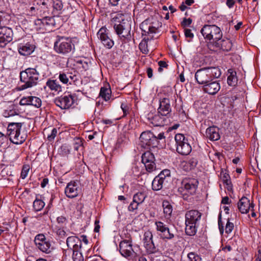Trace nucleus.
<instances>
[{
    "label": "nucleus",
    "mask_w": 261,
    "mask_h": 261,
    "mask_svg": "<svg viewBox=\"0 0 261 261\" xmlns=\"http://www.w3.org/2000/svg\"><path fill=\"white\" fill-rule=\"evenodd\" d=\"M30 170V167L28 165H24L21 172L20 177L22 179H24L28 175V172Z\"/></svg>",
    "instance_id": "54"
},
{
    "label": "nucleus",
    "mask_w": 261,
    "mask_h": 261,
    "mask_svg": "<svg viewBox=\"0 0 261 261\" xmlns=\"http://www.w3.org/2000/svg\"><path fill=\"white\" fill-rule=\"evenodd\" d=\"M185 232L186 234L190 236H194L197 232V227L199 226V224H194V223H192L185 221Z\"/></svg>",
    "instance_id": "26"
},
{
    "label": "nucleus",
    "mask_w": 261,
    "mask_h": 261,
    "mask_svg": "<svg viewBox=\"0 0 261 261\" xmlns=\"http://www.w3.org/2000/svg\"><path fill=\"white\" fill-rule=\"evenodd\" d=\"M139 204V203L134 202V200H133L128 207V211L130 212H134V211L137 210Z\"/></svg>",
    "instance_id": "60"
},
{
    "label": "nucleus",
    "mask_w": 261,
    "mask_h": 261,
    "mask_svg": "<svg viewBox=\"0 0 261 261\" xmlns=\"http://www.w3.org/2000/svg\"><path fill=\"white\" fill-rule=\"evenodd\" d=\"M31 96L23 97L19 101V105L21 106L30 105Z\"/></svg>",
    "instance_id": "55"
},
{
    "label": "nucleus",
    "mask_w": 261,
    "mask_h": 261,
    "mask_svg": "<svg viewBox=\"0 0 261 261\" xmlns=\"http://www.w3.org/2000/svg\"><path fill=\"white\" fill-rule=\"evenodd\" d=\"M38 66L36 65L34 68H28L20 73V80L24 84L20 86V90H24L32 87L37 85L39 79V72L37 69Z\"/></svg>",
    "instance_id": "3"
},
{
    "label": "nucleus",
    "mask_w": 261,
    "mask_h": 261,
    "mask_svg": "<svg viewBox=\"0 0 261 261\" xmlns=\"http://www.w3.org/2000/svg\"><path fill=\"white\" fill-rule=\"evenodd\" d=\"M42 19H37L35 21V25L36 26V29L40 33H44L46 31V29L45 28L44 26L42 23Z\"/></svg>",
    "instance_id": "48"
},
{
    "label": "nucleus",
    "mask_w": 261,
    "mask_h": 261,
    "mask_svg": "<svg viewBox=\"0 0 261 261\" xmlns=\"http://www.w3.org/2000/svg\"><path fill=\"white\" fill-rule=\"evenodd\" d=\"M42 101L41 99L36 96H31V102L30 105L34 106L36 108H39L41 106Z\"/></svg>",
    "instance_id": "46"
},
{
    "label": "nucleus",
    "mask_w": 261,
    "mask_h": 261,
    "mask_svg": "<svg viewBox=\"0 0 261 261\" xmlns=\"http://www.w3.org/2000/svg\"><path fill=\"white\" fill-rule=\"evenodd\" d=\"M218 226H219V229L220 230V232L221 234H223L224 232V227H223V223L221 220V215L219 214V217H218Z\"/></svg>",
    "instance_id": "61"
},
{
    "label": "nucleus",
    "mask_w": 261,
    "mask_h": 261,
    "mask_svg": "<svg viewBox=\"0 0 261 261\" xmlns=\"http://www.w3.org/2000/svg\"><path fill=\"white\" fill-rule=\"evenodd\" d=\"M46 85L52 91H55L58 92L61 91L62 87L57 83L56 80H48Z\"/></svg>",
    "instance_id": "33"
},
{
    "label": "nucleus",
    "mask_w": 261,
    "mask_h": 261,
    "mask_svg": "<svg viewBox=\"0 0 261 261\" xmlns=\"http://www.w3.org/2000/svg\"><path fill=\"white\" fill-rule=\"evenodd\" d=\"M234 228L233 223L229 221V219H227V221L225 226V232L227 234L230 233Z\"/></svg>",
    "instance_id": "53"
},
{
    "label": "nucleus",
    "mask_w": 261,
    "mask_h": 261,
    "mask_svg": "<svg viewBox=\"0 0 261 261\" xmlns=\"http://www.w3.org/2000/svg\"><path fill=\"white\" fill-rule=\"evenodd\" d=\"M147 194L145 192H140L135 194L133 197L134 202L141 204L147 197Z\"/></svg>",
    "instance_id": "35"
},
{
    "label": "nucleus",
    "mask_w": 261,
    "mask_h": 261,
    "mask_svg": "<svg viewBox=\"0 0 261 261\" xmlns=\"http://www.w3.org/2000/svg\"><path fill=\"white\" fill-rule=\"evenodd\" d=\"M207 46L210 50L213 51L221 49L223 51H229L232 48V43L228 38H222L219 41L208 43Z\"/></svg>",
    "instance_id": "9"
},
{
    "label": "nucleus",
    "mask_w": 261,
    "mask_h": 261,
    "mask_svg": "<svg viewBox=\"0 0 261 261\" xmlns=\"http://www.w3.org/2000/svg\"><path fill=\"white\" fill-rule=\"evenodd\" d=\"M53 231L56 233L57 239L64 242L63 240H64L65 236L64 227L54 226Z\"/></svg>",
    "instance_id": "32"
},
{
    "label": "nucleus",
    "mask_w": 261,
    "mask_h": 261,
    "mask_svg": "<svg viewBox=\"0 0 261 261\" xmlns=\"http://www.w3.org/2000/svg\"><path fill=\"white\" fill-rule=\"evenodd\" d=\"M176 142V151L183 155H188L192 150V147L190 145L188 139L183 134H177L174 137Z\"/></svg>",
    "instance_id": "6"
},
{
    "label": "nucleus",
    "mask_w": 261,
    "mask_h": 261,
    "mask_svg": "<svg viewBox=\"0 0 261 261\" xmlns=\"http://www.w3.org/2000/svg\"><path fill=\"white\" fill-rule=\"evenodd\" d=\"M185 35L187 38H189L188 41H190L194 37V34L192 33V31L189 29H185L184 30Z\"/></svg>",
    "instance_id": "59"
},
{
    "label": "nucleus",
    "mask_w": 261,
    "mask_h": 261,
    "mask_svg": "<svg viewBox=\"0 0 261 261\" xmlns=\"http://www.w3.org/2000/svg\"><path fill=\"white\" fill-rule=\"evenodd\" d=\"M155 158L150 151L145 152L142 155V162L144 164L146 170L151 172L155 169Z\"/></svg>",
    "instance_id": "14"
},
{
    "label": "nucleus",
    "mask_w": 261,
    "mask_h": 261,
    "mask_svg": "<svg viewBox=\"0 0 261 261\" xmlns=\"http://www.w3.org/2000/svg\"><path fill=\"white\" fill-rule=\"evenodd\" d=\"M229 75L227 77V83L229 86H235L238 83L237 72L232 69L228 70Z\"/></svg>",
    "instance_id": "28"
},
{
    "label": "nucleus",
    "mask_w": 261,
    "mask_h": 261,
    "mask_svg": "<svg viewBox=\"0 0 261 261\" xmlns=\"http://www.w3.org/2000/svg\"><path fill=\"white\" fill-rule=\"evenodd\" d=\"M217 79H213L210 82L202 86V91L210 95H215L220 89V84L219 81L216 80Z\"/></svg>",
    "instance_id": "15"
},
{
    "label": "nucleus",
    "mask_w": 261,
    "mask_h": 261,
    "mask_svg": "<svg viewBox=\"0 0 261 261\" xmlns=\"http://www.w3.org/2000/svg\"><path fill=\"white\" fill-rule=\"evenodd\" d=\"M140 145L142 147L150 149L158 146L155 136L150 131L143 132L140 137Z\"/></svg>",
    "instance_id": "7"
},
{
    "label": "nucleus",
    "mask_w": 261,
    "mask_h": 261,
    "mask_svg": "<svg viewBox=\"0 0 261 261\" xmlns=\"http://www.w3.org/2000/svg\"><path fill=\"white\" fill-rule=\"evenodd\" d=\"M152 239L153 235L151 231H147L145 232L144 234V238L143 240L144 246L145 245V244L152 242L153 241Z\"/></svg>",
    "instance_id": "47"
},
{
    "label": "nucleus",
    "mask_w": 261,
    "mask_h": 261,
    "mask_svg": "<svg viewBox=\"0 0 261 261\" xmlns=\"http://www.w3.org/2000/svg\"><path fill=\"white\" fill-rule=\"evenodd\" d=\"M42 19V23L46 29V31H50L52 26L55 24V20L50 17H45Z\"/></svg>",
    "instance_id": "34"
},
{
    "label": "nucleus",
    "mask_w": 261,
    "mask_h": 261,
    "mask_svg": "<svg viewBox=\"0 0 261 261\" xmlns=\"http://www.w3.org/2000/svg\"><path fill=\"white\" fill-rule=\"evenodd\" d=\"M79 42L76 37L66 38V53L73 51L75 49V45Z\"/></svg>",
    "instance_id": "29"
},
{
    "label": "nucleus",
    "mask_w": 261,
    "mask_h": 261,
    "mask_svg": "<svg viewBox=\"0 0 261 261\" xmlns=\"http://www.w3.org/2000/svg\"><path fill=\"white\" fill-rule=\"evenodd\" d=\"M205 39L209 43L219 41L222 37L221 29L215 25H204L200 31Z\"/></svg>",
    "instance_id": "4"
},
{
    "label": "nucleus",
    "mask_w": 261,
    "mask_h": 261,
    "mask_svg": "<svg viewBox=\"0 0 261 261\" xmlns=\"http://www.w3.org/2000/svg\"><path fill=\"white\" fill-rule=\"evenodd\" d=\"M121 108L123 113V117L126 116L129 113V107L126 104L122 103L121 105Z\"/></svg>",
    "instance_id": "58"
},
{
    "label": "nucleus",
    "mask_w": 261,
    "mask_h": 261,
    "mask_svg": "<svg viewBox=\"0 0 261 261\" xmlns=\"http://www.w3.org/2000/svg\"><path fill=\"white\" fill-rule=\"evenodd\" d=\"M199 182L194 178L185 177L181 181L180 189L185 191V194L194 195L195 194Z\"/></svg>",
    "instance_id": "8"
},
{
    "label": "nucleus",
    "mask_w": 261,
    "mask_h": 261,
    "mask_svg": "<svg viewBox=\"0 0 261 261\" xmlns=\"http://www.w3.org/2000/svg\"><path fill=\"white\" fill-rule=\"evenodd\" d=\"M159 113L162 116H165L169 118L171 112L170 104V100L167 98H164L160 100V107L158 109Z\"/></svg>",
    "instance_id": "18"
},
{
    "label": "nucleus",
    "mask_w": 261,
    "mask_h": 261,
    "mask_svg": "<svg viewBox=\"0 0 261 261\" xmlns=\"http://www.w3.org/2000/svg\"><path fill=\"white\" fill-rule=\"evenodd\" d=\"M55 103L57 106L62 110L65 109V96H61L55 99Z\"/></svg>",
    "instance_id": "43"
},
{
    "label": "nucleus",
    "mask_w": 261,
    "mask_h": 261,
    "mask_svg": "<svg viewBox=\"0 0 261 261\" xmlns=\"http://www.w3.org/2000/svg\"><path fill=\"white\" fill-rule=\"evenodd\" d=\"M161 25L158 23L157 25H154L153 23H151L150 24L149 27V35L148 37H150V36H153L151 34L156 33L158 32V29Z\"/></svg>",
    "instance_id": "51"
},
{
    "label": "nucleus",
    "mask_w": 261,
    "mask_h": 261,
    "mask_svg": "<svg viewBox=\"0 0 261 261\" xmlns=\"http://www.w3.org/2000/svg\"><path fill=\"white\" fill-rule=\"evenodd\" d=\"M53 7L57 10H61L63 8V4L60 0H55Z\"/></svg>",
    "instance_id": "57"
},
{
    "label": "nucleus",
    "mask_w": 261,
    "mask_h": 261,
    "mask_svg": "<svg viewBox=\"0 0 261 261\" xmlns=\"http://www.w3.org/2000/svg\"><path fill=\"white\" fill-rule=\"evenodd\" d=\"M97 36L107 48L110 49L113 46L114 42L109 36V30L106 27H102L99 30Z\"/></svg>",
    "instance_id": "13"
},
{
    "label": "nucleus",
    "mask_w": 261,
    "mask_h": 261,
    "mask_svg": "<svg viewBox=\"0 0 261 261\" xmlns=\"http://www.w3.org/2000/svg\"><path fill=\"white\" fill-rule=\"evenodd\" d=\"M7 141V136L0 132V148L3 146V145Z\"/></svg>",
    "instance_id": "63"
},
{
    "label": "nucleus",
    "mask_w": 261,
    "mask_h": 261,
    "mask_svg": "<svg viewBox=\"0 0 261 261\" xmlns=\"http://www.w3.org/2000/svg\"><path fill=\"white\" fill-rule=\"evenodd\" d=\"M57 133V130L56 128H53L51 130V134L47 136V139L48 141H51L53 140L56 137Z\"/></svg>",
    "instance_id": "62"
},
{
    "label": "nucleus",
    "mask_w": 261,
    "mask_h": 261,
    "mask_svg": "<svg viewBox=\"0 0 261 261\" xmlns=\"http://www.w3.org/2000/svg\"><path fill=\"white\" fill-rule=\"evenodd\" d=\"M254 204L246 197H243L238 203L239 211L242 214H246L250 210H253Z\"/></svg>",
    "instance_id": "19"
},
{
    "label": "nucleus",
    "mask_w": 261,
    "mask_h": 261,
    "mask_svg": "<svg viewBox=\"0 0 261 261\" xmlns=\"http://www.w3.org/2000/svg\"><path fill=\"white\" fill-rule=\"evenodd\" d=\"M54 48L57 52L64 54L65 51V43L57 41L55 43Z\"/></svg>",
    "instance_id": "45"
},
{
    "label": "nucleus",
    "mask_w": 261,
    "mask_h": 261,
    "mask_svg": "<svg viewBox=\"0 0 261 261\" xmlns=\"http://www.w3.org/2000/svg\"><path fill=\"white\" fill-rule=\"evenodd\" d=\"M158 176L162 178L166 182H167L168 178L170 177V171L168 169H165L163 170Z\"/></svg>",
    "instance_id": "50"
},
{
    "label": "nucleus",
    "mask_w": 261,
    "mask_h": 261,
    "mask_svg": "<svg viewBox=\"0 0 261 261\" xmlns=\"http://www.w3.org/2000/svg\"><path fill=\"white\" fill-rule=\"evenodd\" d=\"M206 137L212 141L218 140L220 138L219 128L216 126L207 128L205 132Z\"/></svg>",
    "instance_id": "23"
},
{
    "label": "nucleus",
    "mask_w": 261,
    "mask_h": 261,
    "mask_svg": "<svg viewBox=\"0 0 261 261\" xmlns=\"http://www.w3.org/2000/svg\"><path fill=\"white\" fill-rule=\"evenodd\" d=\"M13 31L11 29L4 27L0 32V44L6 45L12 40Z\"/></svg>",
    "instance_id": "20"
},
{
    "label": "nucleus",
    "mask_w": 261,
    "mask_h": 261,
    "mask_svg": "<svg viewBox=\"0 0 261 261\" xmlns=\"http://www.w3.org/2000/svg\"><path fill=\"white\" fill-rule=\"evenodd\" d=\"M198 160L197 159L192 158L187 161H184L181 163V167L186 171H190L194 169L197 166Z\"/></svg>",
    "instance_id": "24"
},
{
    "label": "nucleus",
    "mask_w": 261,
    "mask_h": 261,
    "mask_svg": "<svg viewBox=\"0 0 261 261\" xmlns=\"http://www.w3.org/2000/svg\"><path fill=\"white\" fill-rule=\"evenodd\" d=\"M146 118L148 122L154 126H163L170 122L168 117L161 115L159 112L156 114L148 113Z\"/></svg>",
    "instance_id": "11"
},
{
    "label": "nucleus",
    "mask_w": 261,
    "mask_h": 261,
    "mask_svg": "<svg viewBox=\"0 0 261 261\" xmlns=\"http://www.w3.org/2000/svg\"><path fill=\"white\" fill-rule=\"evenodd\" d=\"M187 256L188 261H202L200 255L194 252L189 253Z\"/></svg>",
    "instance_id": "49"
},
{
    "label": "nucleus",
    "mask_w": 261,
    "mask_h": 261,
    "mask_svg": "<svg viewBox=\"0 0 261 261\" xmlns=\"http://www.w3.org/2000/svg\"><path fill=\"white\" fill-rule=\"evenodd\" d=\"M68 254H71L73 261H84V258L82 253L79 252V250H73L68 252Z\"/></svg>",
    "instance_id": "42"
},
{
    "label": "nucleus",
    "mask_w": 261,
    "mask_h": 261,
    "mask_svg": "<svg viewBox=\"0 0 261 261\" xmlns=\"http://www.w3.org/2000/svg\"><path fill=\"white\" fill-rule=\"evenodd\" d=\"M78 183L77 181L73 180L66 186V196L69 198H74L77 196Z\"/></svg>",
    "instance_id": "21"
},
{
    "label": "nucleus",
    "mask_w": 261,
    "mask_h": 261,
    "mask_svg": "<svg viewBox=\"0 0 261 261\" xmlns=\"http://www.w3.org/2000/svg\"><path fill=\"white\" fill-rule=\"evenodd\" d=\"M155 225L161 239L163 240H171L174 238V234L164 223L161 221H156Z\"/></svg>",
    "instance_id": "12"
},
{
    "label": "nucleus",
    "mask_w": 261,
    "mask_h": 261,
    "mask_svg": "<svg viewBox=\"0 0 261 261\" xmlns=\"http://www.w3.org/2000/svg\"><path fill=\"white\" fill-rule=\"evenodd\" d=\"M113 28L122 42L126 43L130 41L132 38L131 24L128 21L123 20L119 22V23H115Z\"/></svg>",
    "instance_id": "5"
},
{
    "label": "nucleus",
    "mask_w": 261,
    "mask_h": 261,
    "mask_svg": "<svg viewBox=\"0 0 261 261\" xmlns=\"http://www.w3.org/2000/svg\"><path fill=\"white\" fill-rule=\"evenodd\" d=\"M16 114V112L13 110H6L4 113V116L6 117H9L10 116H14Z\"/></svg>",
    "instance_id": "64"
},
{
    "label": "nucleus",
    "mask_w": 261,
    "mask_h": 261,
    "mask_svg": "<svg viewBox=\"0 0 261 261\" xmlns=\"http://www.w3.org/2000/svg\"><path fill=\"white\" fill-rule=\"evenodd\" d=\"M119 251L125 257H129L133 255L134 251L132 248L131 239L123 240L120 243Z\"/></svg>",
    "instance_id": "16"
},
{
    "label": "nucleus",
    "mask_w": 261,
    "mask_h": 261,
    "mask_svg": "<svg viewBox=\"0 0 261 261\" xmlns=\"http://www.w3.org/2000/svg\"><path fill=\"white\" fill-rule=\"evenodd\" d=\"M77 98L74 95L71 94L66 96V109L70 108H74L76 104Z\"/></svg>",
    "instance_id": "38"
},
{
    "label": "nucleus",
    "mask_w": 261,
    "mask_h": 261,
    "mask_svg": "<svg viewBox=\"0 0 261 261\" xmlns=\"http://www.w3.org/2000/svg\"><path fill=\"white\" fill-rule=\"evenodd\" d=\"M165 182H166L160 176L158 175L156 176L152 182V190L154 191H159L161 190Z\"/></svg>",
    "instance_id": "30"
},
{
    "label": "nucleus",
    "mask_w": 261,
    "mask_h": 261,
    "mask_svg": "<svg viewBox=\"0 0 261 261\" xmlns=\"http://www.w3.org/2000/svg\"><path fill=\"white\" fill-rule=\"evenodd\" d=\"M153 36L149 37H144L142 41L139 44V48L140 50L142 51L143 53H145L146 51H147V42L149 40L152 39Z\"/></svg>",
    "instance_id": "40"
},
{
    "label": "nucleus",
    "mask_w": 261,
    "mask_h": 261,
    "mask_svg": "<svg viewBox=\"0 0 261 261\" xmlns=\"http://www.w3.org/2000/svg\"><path fill=\"white\" fill-rule=\"evenodd\" d=\"M111 93V90L109 86H108V87H102L100 88L99 96L105 101H108L110 99Z\"/></svg>",
    "instance_id": "31"
},
{
    "label": "nucleus",
    "mask_w": 261,
    "mask_h": 261,
    "mask_svg": "<svg viewBox=\"0 0 261 261\" xmlns=\"http://www.w3.org/2000/svg\"><path fill=\"white\" fill-rule=\"evenodd\" d=\"M233 242H235V243H236L235 238L229 240L227 241L226 245L222 247V251L225 252L231 251L232 250V248H235L236 247L233 243Z\"/></svg>",
    "instance_id": "39"
},
{
    "label": "nucleus",
    "mask_w": 261,
    "mask_h": 261,
    "mask_svg": "<svg viewBox=\"0 0 261 261\" xmlns=\"http://www.w3.org/2000/svg\"><path fill=\"white\" fill-rule=\"evenodd\" d=\"M81 244L80 239L75 236L69 237L66 239V245L68 246L67 252L79 249V244Z\"/></svg>",
    "instance_id": "22"
},
{
    "label": "nucleus",
    "mask_w": 261,
    "mask_h": 261,
    "mask_svg": "<svg viewBox=\"0 0 261 261\" xmlns=\"http://www.w3.org/2000/svg\"><path fill=\"white\" fill-rule=\"evenodd\" d=\"M35 243L37 247L43 252L49 253L52 249L50 242L43 234H39L35 237Z\"/></svg>",
    "instance_id": "10"
},
{
    "label": "nucleus",
    "mask_w": 261,
    "mask_h": 261,
    "mask_svg": "<svg viewBox=\"0 0 261 261\" xmlns=\"http://www.w3.org/2000/svg\"><path fill=\"white\" fill-rule=\"evenodd\" d=\"M202 214L198 210H191L186 212L185 221L194 224H199L201 219Z\"/></svg>",
    "instance_id": "17"
},
{
    "label": "nucleus",
    "mask_w": 261,
    "mask_h": 261,
    "mask_svg": "<svg viewBox=\"0 0 261 261\" xmlns=\"http://www.w3.org/2000/svg\"><path fill=\"white\" fill-rule=\"evenodd\" d=\"M221 74V71L217 67L203 68L196 72L195 78L198 84L204 86L213 79H218Z\"/></svg>",
    "instance_id": "2"
},
{
    "label": "nucleus",
    "mask_w": 261,
    "mask_h": 261,
    "mask_svg": "<svg viewBox=\"0 0 261 261\" xmlns=\"http://www.w3.org/2000/svg\"><path fill=\"white\" fill-rule=\"evenodd\" d=\"M45 203L42 200L37 198H36L33 202L34 209L37 212L41 211Z\"/></svg>",
    "instance_id": "44"
},
{
    "label": "nucleus",
    "mask_w": 261,
    "mask_h": 261,
    "mask_svg": "<svg viewBox=\"0 0 261 261\" xmlns=\"http://www.w3.org/2000/svg\"><path fill=\"white\" fill-rule=\"evenodd\" d=\"M150 24V23L149 22L148 20H145L141 23L140 27L142 30L143 36L147 37L149 35Z\"/></svg>",
    "instance_id": "37"
},
{
    "label": "nucleus",
    "mask_w": 261,
    "mask_h": 261,
    "mask_svg": "<svg viewBox=\"0 0 261 261\" xmlns=\"http://www.w3.org/2000/svg\"><path fill=\"white\" fill-rule=\"evenodd\" d=\"M65 225V217L63 216H59L57 218V223L55 226L64 227Z\"/></svg>",
    "instance_id": "52"
},
{
    "label": "nucleus",
    "mask_w": 261,
    "mask_h": 261,
    "mask_svg": "<svg viewBox=\"0 0 261 261\" xmlns=\"http://www.w3.org/2000/svg\"><path fill=\"white\" fill-rule=\"evenodd\" d=\"M34 50V46L30 43L21 44L18 47V51L20 54L23 56L30 55Z\"/></svg>",
    "instance_id": "25"
},
{
    "label": "nucleus",
    "mask_w": 261,
    "mask_h": 261,
    "mask_svg": "<svg viewBox=\"0 0 261 261\" xmlns=\"http://www.w3.org/2000/svg\"><path fill=\"white\" fill-rule=\"evenodd\" d=\"M163 207L164 213L166 217L169 218L172 213V206L168 201H164L163 202Z\"/></svg>",
    "instance_id": "36"
},
{
    "label": "nucleus",
    "mask_w": 261,
    "mask_h": 261,
    "mask_svg": "<svg viewBox=\"0 0 261 261\" xmlns=\"http://www.w3.org/2000/svg\"><path fill=\"white\" fill-rule=\"evenodd\" d=\"M82 144V141L81 138L78 137H75L74 139V142H73V148L75 150H77L79 149V147L81 146Z\"/></svg>",
    "instance_id": "56"
},
{
    "label": "nucleus",
    "mask_w": 261,
    "mask_h": 261,
    "mask_svg": "<svg viewBox=\"0 0 261 261\" xmlns=\"http://www.w3.org/2000/svg\"><path fill=\"white\" fill-rule=\"evenodd\" d=\"M22 124L20 122H11L8 125L7 135L14 144H22L27 139V133L22 129Z\"/></svg>",
    "instance_id": "1"
},
{
    "label": "nucleus",
    "mask_w": 261,
    "mask_h": 261,
    "mask_svg": "<svg viewBox=\"0 0 261 261\" xmlns=\"http://www.w3.org/2000/svg\"><path fill=\"white\" fill-rule=\"evenodd\" d=\"M144 247L146 249L147 252L149 254H153L156 252H158L159 251L158 248H157L152 241L150 243H148L144 245Z\"/></svg>",
    "instance_id": "41"
},
{
    "label": "nucleus",
    "mask_w": 261,
    "mask_h": 261,
    "mask_svg": "<svg viewBox=\"0 0 261 261\" xmlns=\"http://www.w3.org/2000/svg\"><path fill=\"white\" fill-rule=\"evenodd\" d=\"M220 177L223 184L227 186V190L231 191L232 190V185L229 174L226 171H222L220 173Z\"/></svg>",
    "instance_id": "27"
}]
</instances>
